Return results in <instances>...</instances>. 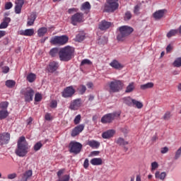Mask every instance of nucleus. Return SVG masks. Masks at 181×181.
<instances>
[{"instance_id": "1", "label": "nucleus", "mask_w": 181, "mask_h": 181, "mask_svg": "<svg viewBox=\"0 0 181 181\" xmlns=\"http://www.w3.org/2000/svg\"><path fill=\"white\" fill-rule=\"evenodd\" d=\"M29 149H30V146L26 141V138L21 136L17 142V148L15 151L16 155L20 158H23L28 155Z\"/></svg>"}, {"instance_id": "2", "label": "nucleus", "mask_w": 181, "mask_h": 181, "mask_svg": "<svg viewBox=\"0 0 181 181\" xmlns=\"http://www.w3.org/2000/svg\"><path fill=\"white\" fill-rule=\"evenodd\" d=\"M59 57L61 62H70L74 57V47L67 45L59 49Z\"/></svg>"}, {"instance_id": "3", "label": "nucleus", "mask_w": 181, "mask_h": 181, "mask_svg": "<svg viewBox=\"0 0 181 181\" xmlns=\"http://www.w3.org/2000/svg\"><path fill=\"white\" fill-rule=\"evenodd\" d=\"M134 32V28L128 26L123 25L119 28V32L117 36V39L119 42H124L127 37L131 35Z\"/></svg>"}, {"instance_id": "4", "label": "nucleus", "mask_w": 181, "mask_h": 181, "mask_svg": "<svg viewBox=\"0 0 181 181\" xmlns=\"http://www.w3.org/2000/svg\"><path fill=\"white\" fill-rule=\"evenodd\" d=\"M118 0H106V4H104L103 12L112 13L115 12L119 7V4L117 2Z\"/></svg>"}, {"instance_id": "5", "label": "nucleus", "mask_w": 181, "mask_h": 181, "mask_svg": "<svg viewBox=\"0 0 181 181\" xmlns=\"http://www.w3.org/2000/svg\"><path fill=\"white\" fill-rule=\"evenodd\" d=\"M69 149L70 153L78 155V153H80L83 149V144H81L80 142L72 141L69 143Z\"/></svg>"}, {"instance_id": "6", "label": "nucleus", "mask_w": 181, "mask_h": 181, "mask_svg": "<svg viewBox=\"0 0 181 181\" xmlns=\"http://www.w3.org/2000/svg\"><path fill=\"white\" fill-rule=\"evenodd\" d=\"M21 94L24 96L25 103H30L33 101V95H35V90L32 88H23L21 90Z\"/></svg>"}, {"instance_id": "7", "label": "nucleus", "mask_w": 181, "mask_h": 181, "mask_svg": "<svg viewBox=\"0 0 181 181\" xmlns=\"http://www.w3.org/2000/svg\"><path fill=\"white\" fill-rule=\"evenodd\" d=\"M121 113L117 112L106 114L101 118V122L102 124H111L115 118L119 117Z\"/></svg>"}, {"instance_id": "8", "label": "nucleus", "mask_w": 181, "mask_h": 181, "mask_svg": "<svg viewBox=\"0 0 181 181\" xmlns=\"http://www.w3.org/2000/svg\"><path fill=\"white\" fill-rule=\"evenodd\" d=\"M50 42L52 45H59V46H63L69 42V36H55L51 39Z\"/></svg>"}, {"instance_id": "9", "label": "nucleus", "mask_w": 181, "mask_h": 181, "mask_svg": "<svg viewBox=\"0 0 181 181\" xmlns=\"http://www.w3.org/2000/svg\"><path fill=\"white\" fill-rule=\"evenodd\" d=\"M110 93H118L122 88V82L121 81H112L109 84Z\"/></svg>"}, {"instance_id": "10", "label": "nucleus", "mask_w": 181, "mask_h": 181, "mask_svg": "<svg viewBox=\"0 0 181 181\" xmlns=\"http://www.w3.org/2000/svg\"><path fill=\"white\" fill-rule=\"evenodd\" d=\"M84 21V14L83 13H76L71 18V23L76 26L77 23H81Z\"/></svg>"}, {"instance_id": "11", "label": "nucleus", "mask_w": 181, "mask_h": 181, "mask_svg": "<svg viewBox=\"0 0 181 181\" xmlns=\"http://www.w3.org/2000/svg\"><path fill=\"white\" fill-rule=\"evenodd\" d=\"M76 93V89L73 86H68L62 91V97L64 98H71Z\"/></svg>"}, {"instance_id": "12", "label": "nucleus", "mask_w": 181, "mask_h": 181, "mask_svg": "<svg viewBox=\"0 0 181 181\" xmlns=\"http://www.w3.org/2000/svg\"><path fill=\"white\" fill-rule=\"evenodd\" d=\"M11 141V134L8 132H4L0 134V146H4V145H8Z\"/></svg>"}, {"instance_id": "13", "label": "nucleus", "mask_w": 181, "mask_h": 181, "mask_svg": "<svg viewBox=\"0 0 181 181\" xmlns=\"http://www.w3.org/2000/svg\"><path fill=\"white\" fill-rule=\"evenodd\" d=\"M80 107H81V98H78L71 102L69 108L72 111H76V110H78Z\"/></svg>"}, {"instance_id": "14", "label": "nucleus", "mask_w": 181, "mask_h": 181, "mask_svg": "<svg viewBox=\"0 0 181 181\" xmlns=\"http://www.w3.org/2000/svg\"><path fill=\"white\" fill-rule=\"evenodd\" d=\"M15 4V13L19 14L22 12V6H23L25 4V0H16Z\"/></svg>"}, {"instance_id": "15", "label": "nucleus", "mask_w": 181, "mask_h": 181, "mask_svg": "<svg viewBox=\"0 0 181 181\" xmlns=\"http://www.w3.org/2000/svg\"><path fill=\"white\" fill-rule=\"evenodd\" d=\"M84 124H79L76 126L72 131H71V136H77L81 132L84 131Z\"/></svg>"}, {"instance_id": "16", "label": "nucleus", "mask_w": 181, "mask_h": 181, "mask_svg": "<svg viewBox=\"0 0 181 181\" xmlns=\"http://www.w3.org/2000/svg\"><path fill=\"white\" fill-rule=\"evenodd\" d=\"M111 26H112V23L103 20L99 24V29L100 30H107V29H110Z\"/></svg>"}, {"instance_id": "17", "label": "nucleus", "mask_w": 181, "mask_h": 181, "mask_svg": "<svg viewBox=\"0 0 181 181\" xmlns=\"http://www.w3.org/2000/svg\"><path fill=\"white\" fill-rule=\"evenodd\" d=\"M18 35H21V36H33L35 35V30L33 28L21 30L18 31Z\"/></svg>"}, {"instance_id": "18", "label": "nucleus", "mask_w": 181, "mask_h": 181, "mask_svg": "<svg viewBox=\"0 0 181 181\" xmlns=\"http://www.w3.org/2000/svg\"><path fill=\"white\" fill-rule=\"evenodd\" d=\"M57 69H59V62L53 61L49 64L47 70L49 73H54Z\"/></svg>"}, {"instance_id": "19", "label": "nucleus", "mask_w": 181, "mask_h": 181, "mask_svg": "<svg viewBox=\"0 0 181 181\" xmlns=\"http://www.w3.org/2000/svg\"><path fill=\"white\" fill-rule=\"evenodd\" d=\"M115 134V130L110 129L102 134V138H103V139H110V138H112V136H114Z\"/></svg>"}, {"instance_id": "20", "label": "nucleus", "mask_w": 181, "mask_h": 181, "mask_svg": "<svg viewBox=\"0 0 181 181\" xmlns=\"http://www.w3.org/2000/svg\"><path fill=\"white\" fill-rule=\"evenodd\" d=\"M110 66L115 70H121V69H124V65L119 63L117 59L112 60V62L110 63Z\"/></svg>"}, {"instance_id": "21", "label": "nucleus", "mask_w": 181, "mask_h": 181, "mask_svg": "<svg viewBox=\"0 0 181 181\" xmlns=\"http://www.w3.org/2000/svg\"><path fill=\"white\" fill-rule=\"evenodd\" d=\"M36 13H32L28 17L27 21V26H33L35 25V21H36Z\"/></svg>"}, {"instance_id": "22", "label": "nucleus", "mask_w": 181, "mask_h": 181, "mask_svg": "<svg viewBox=\"0 0 181 181\" xmlns=\"http://www.w3.org/2000/svg\"><path fill=\"white\" fill-rule=\"evenodd\" d=\"M33 175L32 170H29L21 175L19 177L20 181H28V179L30 177Z\"/></svg>"}, {"instance_id": "23", "label": "nucleus", "mask_w": 181, "mask_h": 181, "mask_svg": "<svg viewBox=\"0 0 181 181\" xmlns=\"http://www.w3.org/2000/svg\"><path fill=\"white\" fill-rule=\"evenodd\" d=\"M90 163L93 166H100V165H103V158H95L90 160Z\"/></svg>"}, {"instance_id": "24", "label": "nucleus", "mask_w": 181, "mask_h": 181, "mask_svg": "<svg viewBox=\"0 0 181 181\" xmlns=\"http://www.w3.org/2000/svg\"><path fill=\"white\" fill-rule=\"evenodd\" d=\"M90 9H91V5L88 1H86L81 5V11H86V13H88Z\"/></svg>"}, {"instance_id": "25", "label": "nucleus", "mask_w": 181, "mask_h": 181, "mask_svg": "<svg viewBox=\"0 0 181 181\" xmlns=\"http://www.w3.org/2000/svg\"><path fill=\"white\" fill-rule=\"evenodd\" d=\"M88 145L90 146V148H94L95 149H97L100 148V142L95 141V140H90L88 141Z\"/></svg>"}, {"instance_id": "26", "label": "nucleus", "mask_w": 181, "mask_h": 181, "mask_svg": "<svg viewBox=\"0 0 181 181\" xmlns=\"http://www.w3.org/2000/svg\"><path fill=\"white\" fill-rule=\"evenodd\" d=\"M46 33H47V28L45 27H42L37 30L39 37H43V35H46Z\"/></svg>"}, {"instance_id": "27", "label": "nucleus", "mask_w": 181, "mask_h": 181, "mask_svg": "<svg viewBox=\"0 0 181 181\" xmlns=\"http://www.w3.org/2000/svg\"><path fill=\"white\" fill-rule=\"evenodd\" d=\"M123 100L126 105H128L129 107H132L134 99H132L131 97H127V98H124Z\"/></svg>"}, {"instance_id": "28", "label": "nucleus", "mask_w": 181, "mask_h": 181, "mask_svg": "<svg viewBox=\"0 0 181 181\" xmlns=\"http://www.w3.org/2000/svg\"><path fill=\"white\" fill-rule=\"evenodd\" d=\"M116 144L117 145H119L120 146H124L125 145H128V141H125L123 138L119 137V139H117Z\"/></svg>"}, {"instance_id": "29", "label": "nucleus", "mask_w": 181, "mask_h": 181, "mask_svg": "<svg viewBox=\"0 0 181 181\" xmlns=\"http://www.w3.org/2000/svg\"><path fill=\"white\" fill-rule=\"evenodd\" d=\"M153 87V83L148 82L147 83L141 85L140 88L141 90H148V88H152Z\"/></svg>"}, {"instance_id": "30", "label": "nucleus", "mask_w": 181, "mask_h": 181, "mask_svg": "<svg viewBox=\"0 0 181 181\" xmlns=\"http://www.w3.org/2000/svg\"><path fill=\"white\" fill-rule=\"evenodd\" d=\"M6 86L8 88H13L16 86V82L13 80H7L6 81Z\"/></svg>"}, {"instance_id": "31", "label": "nucleus", "mask_w": 181, "mask_h": 181, "mask_svg": "<svg viewBox=\"0 0 181 181\" xmlns=\"http://www.w3.org/2000/svg\"><path fill=\"white\" fill-rule=\"evenodd\" d=\"M59 52H60V50H59V48L54 47V48H52L49 51V54H50V56H52V57H56V56H57V54H59Z\"/></svg>"}, {"instance_id": "32", "label": "nucleus", "mask_w": 181, "mask_h": 181, "mask_svg": "<svg viewBox=\"0 0 181 181\" xmlns=\"http://www.w3.org/2000/svg\"><path fill=\"white\" fill-rule=\"evenodd\" d=\"M8 115H9V113L7 110H0V119H5Z\"/></svg>"}, {"instance_id": "33", "label": "nucleus", "mask_w": 181, "mask_h": 181, "mask_svg": "<svg viewBox=\"0 0 181 181\" xmlns=\"http://www.w3.org/2000/svg\"><path fill=\"white\" fill-rule=\"evenodd\" d=\"M27 80L29 83H33L36 80V74L30 73L27 76Z\"/></svg>"}, {"instance_id": "34", "label": "nucleus", "mask_w": 181, "mask_h": 181, "mask_svg": "<svg viewBox=\"0 0 181 181\" xmlns=\"http://www.w3.org/2000/svg\"><path fill=\"white\" fill-rule=\"evenodd\" d=\"M132 107H136V108L141 109L142 107H144V105L142 103L134 99Z\"/></svg>"}, {"instance_id": "35", "label": "nucleus", "mask_w": 181, "mask_h": 181, "mask_svg": "<svg viewBox=\"0 0 181 181\" xmlns=\"http://www.w3.org/2000/svg\"><path fill=\"white\" fill-rule=\"evenodd\" d=\"M86 90L87 88L84 85H81L78 88V91L79 94H81V95H83V94H84V93H86Z\"/></svg>"}, {"instance_id": "36", "label": "nucleus", "mask_w": 181, "mask_h": 181, "mask_svg": "<svg viewBox=\"0 0 181 181\" xmlns=\"http://www.w3.org/2000/svg\"><path fill=\"white\" fill-rule=\"evenodd\" d=\"M135 89V86H134V82H132L131 83L127 86L125 93H132V90Z\"/></svg>"}, {"instance_id": "37", "label": "nucleus", "mask_w": 181, "mask_h": 181, "mask_svg": "<svg viewBox=\"0 0 181 181\" xmlns=\"http://www.w3.org/2000/svg\"><path fill=\"white\" fill-rule=\"evenodd\" d=\"M179 33L177 30H171L167 34V37H172L173 36H176Z\"/></svg>"}, {"instance_id": "38", "label": "nucleus", "mask_w": 181, "mask_h": 181, "mask_svg": "<svg viewBox=\"0 0 181 181\" xmlns=\"http://www.w3.org/2000/svg\"><path fill=\"white\" fill-rule=\"evenodd\" d=\"M173 65L174 67H181V57L175 59V60L173 63Z\"/></svg>"}, {"instance_id": "39", "label": "nucleus", "mask_w": 181, "mask_h": 181, "mask_svg": "<svg viewBox=\"0 0 181 181\" xmlns=\"http://www.w3.org/2000/svg\"><path fill=\"white\" fill-rule=\"evenodd\" d=\"M69 180H70V175H64L62 177H59L57 181H69Z\"/></svg>"}, {"instance_id": "40", "label": "nucleus", "mask_w": 181, "mask_h": 181, "mask_svg": "<svg viewBox=\"0 0 181 181\" xmlns=\"http://www.w3.org/2000/svg\"><path fill=\"white\" fill-rule=\"evenodd\" d=\"M93 64V62H91L90 61V59H83L81 63V66H91Z\"/></svg>"}, {"instance_id": "41", "label": "nucleus", "mask_w": 181, "mask_h": 181, "mask_svg": "<svg viewBox=\"0 0 181 181\" xmlns=\"http://www.w3.org/2000/svg\"><path fill=\"white\" fill-rule=\"evenodd\" d=\"M171 117H172V113H170V112L168 111L165 113V115L163 117V119H164V121H169Z\"/></svg>"}, {"instance_id": "42", "label": "nucleus", "mask_w": 181, "mask_h": 181, "mask_svg": "<svg viewBox=\"0 0 181 181\" xmlns=\"http://www.w3.org/2000/svg\"><path fill=\"white\" fill-rule=\"evenodd\" d=\"M42 146H43V144H42V142L38 141L34 146V151H35V152H37V151H40V148H42Z\"/></svg>"}, {"instance_id": "43", "label": "nucleus", "mask_w": 181, "mask_h": 181, "mask_svg": "<svg viewBox=\"0 0 181 181\" xmlns=\"http://www.w3.org/2000/svg\"><path fill=\"white\" fill-rule=\"evenodd\" d=\"M168 13V10L161 9L159 10V19H162V18H165V15Z\"/></svg>"}, {"instance_id": "44", "label": "nucleus", "mask_w": 181, "mask_h": 181, "mask_svg": "<svg viewBox=\"0 0 181 181\" xmlns=\"http://www.w3.org/2000/svg\"><path fill=\"white\" fill-rule=\"evenodd\" d=\"M85 36L83 34H78L76 36L75 40L76 42H83V40H84Z\"/></svg>"}, {"instance_id": "45", "label": "nucleus", "mask_w": 181, "mask_h": 181, "mask_svg": "<svg viewBox=\"0 0 181 181\" xmlns=\"http://www.w3.org/2000/svg\"><path fill=\"white\" fill-rule=\"evenodd\" d=\"M8 105H9V103L6 101L1 102L0 103V108H1V110H7Z\"/></svg>"}, {"instance_id": "46", "label": "nucleus", "mask_w": 181, "mask_h": 181, "mask_svg": "<svg viewBox=\"0 0 181 181\" xmlns=\"http://www.w3.org/2000/svg\"><path fill=\"white\" fill-rule=\"evenodd\" d=\"M80 121H81V115H78L74 119L75 125H78V124H80Z\"/></svg>"}, {"instance_id": "47", "label": "nucleus", "mask_w": 181, "mask_h": 181, "mask_svg": "<svg viewBox=\"0 0 181 181\" xmlns=\"http://www.w3.org/2000/svg\"><path fill=\"white\" fill-rule=\"evenodd\" d=\"M35 101L36 103H39V102L42 101V94H40V93H35Z\"/></svg>"}, {"instance_id": "48", "label": "nucleus", "mask_w": 181, "mask_h": 181, "mask_svg": "<svg viewBox=\"0 0 181 181\" xmlns=\"http://www.w3.org/2000/svg\"><path fill=\"white\" fill-rule=\"evenodd\" d=\"M158 168H159V164L157 162H153L151 163V172H155Z\"/></svg>"}, {"instance_id": "49", "label": "nucleus", "mask_w": 181, "mask_h": 181, "mask_svg": "<svg viewBox=\"0 0 181 181\" xmlns=\"http://www.w3.org/2000/svg\"><path fill=\"white\" fill-rule=\"evenodd\" d=\"M124 21H129L132 18V14L130 11H127L124 14Z\"/></svg>"}, {"instance_id": "50", "label": "nucleus", "mask_w": 181, "mask_h": 181, "mask_svg": "<svg viewBox=\"0 0 181 181\" xmlns=\"http://www.w3.org/2000/svg\"><path fill=\"white\" fill-rule=\"evenodd\" d=\"M12 6H13V4H12V2L9 1V2H6L5 4L4 8L6 10L8 11V10L11 9L12 8Z\"/></svg>"}, {"instance_id": "51", "label": "nucleus", "mask_w": 181, "mask_h": 181, "mask_svg": "<svg viewBox=\"0 0 181 181\" xmlns=\"http://www.w3.org/2000/svg\"><path fill=\"white\" fill-rule=\"evenodd\" d=\"M153 18L155 19V21H158L159 20V11H156L153 14Z\"/></svg>"}, {"instance_id": "52", "label": "nucleus", "mask_w": 181, "mask_h": 181, "mask_svg": "<svg viewBox=\"0 0 181 181\" xmlns=\"http://www.w3.org/2000/svg\"><path fill=\"white\" fill-rule=\"evenodd\" d=\"M89 165H90V163L88 161V158H86L84 160V163H83V168L85 169H87L88 168Z\"/></svg>"}, {"instance_id": "53", "label": "nucleus", "mask_w": 181, "mask_h": 181, "mask_svg": "<svg viewBox=\"0 0 181 181\" xmlns=\"http://www.w3.org/2000/svg\"><path fill=\"white\" fill-rule=\"evenodd\" d=\"M51 108H56L57 107V100H52L50 103Z\"/></svg>"}, {"instance_id": "54", "label": "nucleus", "mask_w": 181, "mask_h": 181, "mask_svg": "<svg viewBox=\"0 0 181 181\" xmlns=\"http://www.w3.org/2000/svg\"><path fill=\"white\" fill-rule=\"evenodd\" d=\"M9 25L4 21L0 24V29H6Z\"/></svg>"}, {"instance_id": "55", "label": "nucleus", "mask_w": 181, "mask_h": 181, "mask_svg": "<svg viewBox=\"0 0 181 181\" xmlns=\"http://www.w3.org/2000/svg\"><path fill=\"white\" fill-rule=\"evenodd\" d=\"M168 152H169V148L168 147H163V148H161L160 149V153H168Z\"/></svg>"}, {"instance_id": "56", "label": "nucleus", "mask_w": 181, "mask_h": 181, "mask_svg": "<svg viewBox=\"0 0 181 181\" xmlns=\"http://www.w3.org/2000/svg\"><path fill=\"white\" fill-rule=\"evenodd\" d=\"M2 72L4 73V74L9 73V66H4L2 68Z\"/></svg>"}, {"instance_id": "57", "label": "nucleus", "mask_w": 181, "mask_h": 181, "mask_svg": "<svg viewBox=\"0 0 181 181\" xmlns=\"http://www.w3.org/2000/svg\"><path fill=\"white\" fill-rule=\"evenodd\" d=\"M165 177H166V173L165 172L161 173L159 175V179H160V180H164Z\"/></svg>"}, {"instance_id": "58", "label": "nucleus", "mask_w": 181, "mask_h": 181, "mask_svg": "<svg viewBox=\"0 0 181 181\" xmlns=\"http://www.w3.org/2000/svg\"><path fill=\"white\" fill-rule=\"evenodd\" d=\"M7 177L9 180L15 179V177H16V173H12V174H8Z\"/></svg>"}, {"instance_id": "59", "label": "nucleus", "mask_w": 181, "mask_h": 181, "mask_svg": "<svg viewBox=\"0 0 181 181\" xmlns=\"http://www.w3.org/2000/svg\"><path fill=\"white\" fill-rule=\"evenodd\" d=\"M3 22H4V23H7L8 25H9V23H11V18L4 17V18L3 19Z\"/></svg>"}, {"instance_id": "60", "label": "nucleus", "mask_w": 181, "mask_h": 181, "mask_svg": "<svg viewBox=\"0 0 181 181\" xmlns=\"http://www.w3.org/2000/svg\"><path fill=\"white\" fill-rule=\"evenodd\" d=\"M173 49V47L170 45H168L166 47L167 53H170V52H172Z\"/></svg>"}, {"instance_id": "61", "label": "nucleus", "mask_w": 181, "mask_h": 181, "mask_svg": "<svg viewBox=\"0 0 181 181\" xmlns=\"http://www.w3.org/2000/svg\"><path fill=\"white\" fill-rule=\"evenodd\" d=\"M78 9L77 8H69L68 10V13H73L74 12H78Z\"/></svg>"}, {"instance_id": "62", "label": "nucleus", "mask_w": 181, "mask_h": 181, "mask_svg": "<svg viewBox=\"0 0 181 181\" xmlns=\"http://www.w3.org/2000/svg\"><path fill=\"white\" fill-rule=\"evenodd\" d=\"M64 173V169H61L57 172V175L58 177H61L62 175H63Z\"/></svg>"}, {"instance_id": "63", "label": "nucleus", "mask_w": 181, "mask_h": 181, "mask_svg": "<svg viewBox=\"0 0 181 181\" xmlns=\"http://www.w3.org/2000/svg\"><path fill=\"white\" fill-rule=\"evenodd\" d=\"M46 121H52V115H50V114L47 113L45 115V117Z\"/></svg>"}, {"instance_id": "64", "label": "nucleus", "mask_w": 181, "mask_h": 181, "mask_svg": "<svg viewBox=\"0 0 181 181\" xmlns=\"http://www.w3.org/2000/svg\"><path fill=\"white\" fill-rule=\"evenodd\" d=\"M177 91L181 92V82L178 83V84L177 85Z\"/></svg>"}]
</instances>
